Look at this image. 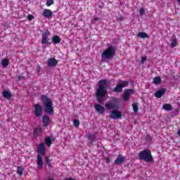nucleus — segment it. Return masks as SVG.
<instances>
[{"instance_id":"2f4dec72","label":"nucleus","mask_w":180,"mask_h":180,"mask_svg":"<svg viewBox=\"0 0 180 180\" xmlns=\"http://www.w3.org/2000/svg\"><path fill=\"white\" fill-rule=\"evenodd\" d=\"M74 126L78 127L79 126V121L78 120H73Z\"/></svg>"},{"instance_id":"1a4fd4ad","label":"nucleus","mask_w":180,"mask_h":180,"mask_svg":"<svg viewBox=\"0 0 180 180\" xmlns=\"http://www.w3.org/2000/svg\"><path fill=\"white\" fill-rule=\"evenodd\" d=\"M43 108L41 105L39 104H36L34 105V113L37 117H39V116H41V112H42Z\"/></svg>"},{"instance_id":"cd10ccee","label":"nucleus","mask_w":180,"mask_h":180,"mask_svg":"<svg viewBox=\"0 0 180 180\" xmlns=\"http://www.w3.org/2000/svg\"><path fill=\"white\" fill-rule=\"evenodd\" d=\"M120 85H121L122 88H126V86H128L129 82L126 81H123V82H121V84H120Z\"/></svg>"},{"instance_id":"4be33fe9","label":"nucleus","mask_w":180,"mask_h":180,"mask_svg":"<svg viewBox=\"0 0 180 180\" xmlns=\"http://www.w3.org/2000/svg\"><path fill=\"white\" fill-rule=\"evenodd\" d=\"M124 161V158L122 155H119L117 160H115V164L120 165Z\"/></svg>"},{"instance_id":"a878e982","label":"nucleus","mask_w":180,"mask_h":180,"mask_svg":"<svg viewBox=\"0 0 180 180\" xmlns=\"http://www.w3.org/2000/svg\"><path fill=\"white\" fill-rule=\"evenodd\" d=\"M45 144L48 146V147H50V146H51V139H50V137L46 138Z\"/></svg>"},{"instance_id":"20e7f679","label":"nucleus","mask_w":180,"mask_h":180,"mask_svg":"<svg viewBox=\"0 0 180 180\" xmlns=\"http://www.w3.org/2000/svg\"><path fill=\"white\" fill-rule=\"evenodd\" d=\"M139 158L143 160L146 162H150L153 161V156H151V152L148 149H146L139 153Z\"/></svg>"},{"instance_id":"423d86ee","label":"nucleus","mask_w":180,"mask_h":180,"mask_svg":"<svg viewBox=\"0 0 180 180\" xmlns=\"http://www.w3.org/2000/svg\"><path fill=\"white\" fill-rule=\"evenodd\" d=\"M111 119H122V112L117 110H114L110 112V116Z\"/></svg>"},{"instance_id":"6ab92c4d","label":"nucleus","mask_w":180,"mask_h":180,"mask_svg":"<svg viewBox=\"0 0 180 180\" xmlns=\"http://www.w3.org/2000/svg\"><path fill=\"white\" fill-rule=\"evenodd\" d=\"M123 91V88L122 87V85L118 84L115 88L113 89V92L120 93Z\"/></svg>"},{"instance_id":"6e6552de","label":"nucleus","mask_w":180,"mask_h":180,"mask_svg":"<svg viewBox=\"0 0 180 180\" xmlns=\"http://www.w3.org/2000/svg\"><path fill=\"white\" fill-rule=\"evenodd\" d=\"M42 16L46 19H51L53 17V11L50 9L45 8L42 12Z\"/></svg>"},{"instance_id":"0eeeda50","label":"nucleus","mask_w":180,"mask_h":180,"mask_svg":"<svg viewBox=\"0 0 180 180\" xmlns=\"http://www.w3.org/2000/svg\"><path fill=\"white\" fill-rule=\"evenodd\" d=\"M50 36V32L46 31L42 34V39H41V44H49V37Z\"/></svg>"},{"instance_id":"72a5a7b5","label":"nucleus","mask_w":180,"mask_h":180,"mask_svg":"<svg viewBox=\"0 0 180 180\" xmlns=\"http://www.w3.org/2000/svg\"><path fill=\"white\" fill-rule=\"evenodd\" d=\"M146 60H147L146 57H141V63L144 64V63L146 62Z\"/></svg>"},{"instance_id":"f03ea898","label":"nucleus","mask_w":180,"mask_h":180,"mask_svg":"<svg viewBox=\"0 0 180 180\" xmlns=\"http://www.w3.org/2000/svg\"><path fill=\"white\" fill-rule=\"evenodd\" d=\"M116 54V49L113 46H109L108 49L104 50L101 54V60L106 63V61H109V60H112L115 55Z\"/></svg>"},{"instance_id":"ea45409f","label":"nucleus","mask_w":180,"mask_h":180,"mask_svg":"<svg viewBox=\"0 0 180 180\" xmlns=\"http://www.w3.org/2000/svg\"><path fill=\"white\" fill-rule=\"evenodd\" d=\"M177 134H178L179 137H180V129H179Z\"/></svg>"},{"instance_id":"412c9836","label":"nucleus","mask_w":180,"mask_h":180,"mask_svg":"<svg viewBox=\"0 0 180 180\" xmlns=\"http://www.w3.org/2000/svg\"><path fill=\"white\" fill-rule=\"evenodd\" d=\"M52 41H53V43L55 44H58V43H60L61 41V38H60V37L56 35L52 38Z\"/></svg>"},{"instance_id":"473e14b6","label":"nucleus","mask_w":180,"mask_h":180,"mask_svg":"<svg viewBox=\"0 0 180 180\" xmlns=\"http://www.w3.org/2000/svg\"><path fill=\"white\" fill-rule=\"evenodd\" d=\"M89 139L91 140V143L95 141V136L94 135H89Z\"/></svg>"},{"instance_id":"b1692460","label":"nucleus","mask_w":180,"mask_h":180,"mask_svg":"<svg viewBox=\"0 0 180 180\" xmlns=\"http://www.w3.org/2000/svg\"><path fill=\"white\" fill-rule=\"evenodd\" d=\"M163 109L165 110H172V105H171V104H165L163 105Z\"/></svg>"},{"instance_id":"c9c22d12","label":"nucleus","mask_w":180,"mask_h":180,"mask_svg":"<svg viewBox=\"0 0 180 180\" xmlns=\"http://www.w3.org/2000/svg\"><path fill=\"white\" fill-rule=\"evenodd\" d=\"M33 15H29L27 17L28 20H32V19H33Z\"/></svg>"},{"instance_id":"bb28decb","label":"nucleus","mask_w":180,"mask_h":180,"mask_svg":"<svg viewBox=\"0 0 180 180\" xmlns=\"http://www.w3.org/2000/svg\"><path fill=\"white\" fill-rule=\"evenodd\" d=\"M34 134L40 136V134H41V127L36 128L34 130Z\"/></svg>"},{"instance_id":"4468645a","label":"nucleus","mask_w":180,"mask_h":180,"mask_svg":"<svg viewBox=\"0 0 180 180\" xmlns=\"http://www.w3.org/2000/svg\"><path fill=\"white\" fill-rule=\"evenodd\" d=\"M42 123L45 127H47L50 124V117L47 115H44L42 118Z\"/></svg>"},{"instance_id":"a19ab883","label":"nucleus","mask_w":180,"mask_h":180,"mask_svg":"<svg viewBox=\"0 0 180 180\" xmlns=\"http://www.w3.org/2000/svg\"><path fill=\"white\" fill-rule=\"evenodd\" d=\"M65 180H76L75 179H71V178H69V179H66Z\"/></svg>"},{"instance_id":"c85d7f7f","label":"nucleus","mask_w":180,"mask_h":180,"mask_svg":"<svg viewBox=\"0 0 180 180\" xmlns=\"http://www.w3.org/2000/svg\"><path fill=\"white\" fill-rule=\"evenodd\" d=\"M178 43V41L176 40V39H174L172 40V47H176V44Z\"/></svg>"},{"instance_id":"58836bf2","label":"nucleus","mask_w":180,"mask_h":180,"mask_svg":"<svg viewBox=\"0 0 180 180\" xmlns=\"http://www.w3.org/2000/svg\"><path fill=\"white\" fill-rule=\"evenodd\" d=\"M37 72H40V67L38 66L37 68Z\"/></svg>"},{"instance_id":"9d476101","label":"nucleus","mask_w":180,"mask_h":180,"mask_svg":"<svg viewBox=\"0 0 180 180\" xmlns=\"http://www.w3.org/2000/svg\"><path fill=\"white\" fill-rule=\"evenodd\" d=\"M105 109H107L108 110L117 108V105H116V103L112 102H108L105 103Z\"/></svg>"},{"instance_id":"dca6fc26","label":"nucleus","mask_w":180,"mask_h":180,"mask_svg":"<svg viewBox=\"0 0 180 180\" xmlns=\"http://www.w3.org/2000/svg\"><path fill=\"white\" fill-rule=\"evenodd\" d=\"M165 94V89H159L155 93V98H161Z\"/></svg>"},{"instance_id":"f704fd0d","label":"nucleus","mask_w":180,"mask_h":180,"mask_svg":"<svg viewBox=\"0 0 180 180\" xmlns=\"http://www.w3.org/2000/svg\"><path fill=\"white\" fill-rule=\"evenodd\" d=\"M139 13L140 15H144V8H140Z\"/></svg>"},{"instance_id":"2eb2a0df","label":"nucleus","mask_w":180,"mask_h":180,"mask_svg":"<svg viewBox=\"0 0 180 180\" xmlns=\"http://www.w3.org/2000/svg\"><path fill=\"white\" fill-rule=\"evenodd\" d=\"M58 63V62L57 61V60L52 58L48 60V65H49V67H56V65H57Z\"/></svg>"},{"instance_id":"e433bc0d","label":"nucleus","mask_w":180,"mask_h":180,"mask_svg":"<svg viewBox=\"0 0 180 180\" xmlns=\"http://www.w3.org/2000/svg\"><path fill=\"white\" fill-rule=\"evenodd\" d=\"M46 162L47 165H50V159L49 158H46Z\"/></svg>"},{"instance_id":"79ce46f5","label":"nucleus","mask_w":180,"mask_h":180,"mask_svg":"<svg viewBox=\"0 0 180 180\" xmlns=\"http://www.w3.org/2000/svg\"><path fill=\"white\" fill-rule=\"evenodd\" d=\"M178 1V2H179V4H180V0H177Z\"/></svg>"},{"instance_id":"a211bd4d","label":"nucleus","mask_w":180,"mask_h":180,"mask_svg":"<svg viewBox=\"0 0 180 180\" xmlns=\"http://www.w3.org/2000/svg\"><path fill=\"white\" fill-rule=\"evenodd\" d=\"M1 65L4 68H6L9 65V60L4 58L1 60Z\"/></svg>"},{"instance_id":"393cba45","label":"nucleus","mask_w":180,"mask_h":180,"mask_svg":"<svg viewBox=\"0 0 180 180\" xmlns=\"http://www.w3.org/2000/svg\"><path fill=\"white\" fill-rule=\"evenodd\" d=\"M133 110L135 113H137L139 112V104L137 103H134L132 105Z\"/></svg>"},{"instance_id":"aec40b11","label":"nucleus","mask_w":180,"mask_h":180,"mask_svg":"<svg viewBox=\"0 0 180 180\" xmlns=\"http://www.w3.org/2000/svg\"><path fill=\"white\" fill-rule=\"evenodd\" d=\"M137 37L141 39H147V37H148V34L146 32H141L138 33Z\"/></svg>"},{"instance_id":"39448f33","label":"nucleus","mask_w":180,"mask_h":180,"mask_svg":"<svg viewBox=\"0 0 180 180\" xmlns=\"http://www.w3.org/2000/svg\"><path fill=\"white\" fill-rule=\"evenodd\" d=\"M134 94V90L133 89H126L123 94L122 98L124 101L127 102L130 99V96Z\"/></svg>"},{"instance_id":"c756f323","label":"nucleus","mask_w":180,"mask_h":180,"mask_svg":"<svg viewBox=\"0 0 180 180\" xmlns=\"http://www.w3.org/2000/svg\"><path fill=\"white\" fill-rule=\"evenodd\" d=\"M17 172L18 174H19V175H22L23 174V167H20L17 169Z\"/></svg>"},{"instance_id":"f257e3e1","label":"nucleus","mask_w":180,"mask_h":180,"mask_svg":"<svg viewBox=\"0 0 180 180\" xmlns=\"http://www.w3.org/2000/svg\"><path fill=\"white\" fill-rule=\"evenodd\" d=\"M98 88L96 93V96L97 98L98 102L101 103L103 102V101H105L106 99V94H108V91L106 90V88L108 86V84H106V80L103 79L98 82Z\"/></svg>"},{"instance_id":"5701e85b","label":"nucleus","mask_w":180,"mask_h":180,"mask_svg":"<svg viewBox=\"0 0 180 180\" xmlns=\"http://www.w3.org/2000/svg\"><path fill=\"white\" fill-rule=\"evenodd\" d=\"M153 84H155V85H160L161 84V78L160 77L153 78Z\"/></svg>"},{"instance_id":"f3484780","label":"nucleus","mask_w":180,"mask_h":180,"mask_svg":"<svg viewBox=\"0 0 180 180\" xmlns=\"http://www.w3.org/2000/svg\"><path fill=\"white\" fill-rule=\"evenodd\" d=\"M2 95L6 99H9L12 96V94H11V91H4Z\"/></svg>"},{"instance_id":"ddd939ff","label":"nucleus","mask_w":180,"mask_h":180,"mask_svg":"<svg viewBox=\"0 0 180 180\" xmlns=\"http://www.w3.org/2000/svg\"><path fill=\"white\" fill-rule=\"evenodd\" d=\"M37 164L39 169H41V168H43V157H41V155H37Z\"/></svg>"},{"instance_id":"7c9ffc66","label":"nucleus","mask_w":180,"mask_h":180,"mask_svg":"<svg viewBox=\"0 0 180 180\" xmlns=\"http://www.w3.org/2000/svg\"><path fill=\"white\" fill-rule=\"evenodd\" d=\"M54 4V0H47L46 1V6H51V5Z\"/></svg>"},{"instance_id":"4c0bfd02","label":"nucleus","mask_w":180,"mask_h":180,"mask_svg":"<svg viewBox=\"0 0 180 180\" xmlns=\"http://www.w3.org/2000/svg\"><path fill=\"white\" fill-rule=\"evenodd\" d=\"M94 20H95L96 22L99 20V18H96V17H94Z\"/></svg>"},{"instance_id":"f8f14e48","label":"nucleus","mask_w":180,"mask_h":180,"mask_svg":"<svg viewBox=\"0 0 180 180\" xmlns=\"http://www.w3.org/2000/svg\"><path fill=\"white\" fill-rule=\"evenodd\" d=\"M38 153L39 154H41L42 155H44V154H46V146H44V143H41L38 146Z\"/></svg>"},{"instance_id":"9b49d317","label":"nucleus","mask_w":180,"mask_h":180,"mask_svg":"<svg viewBox=\"0 0 180 180\" xmlns=\"http://www.w3.org/2000/svg\"><path fill=\"white\" fill-rule=\"evenodd\" d=\"M94 108H95L96 112H97V113H99L100 115H102V113H105V107H103L99 104H96L94 105Z\"/></svg>"},{"instance_id":"7ed1b4c3","label":"nucleus","mask_w":180,"mask_h":180,"mask_svg":"<svg viewBox=\"0 0 180 180\" xmlns=\"http://www.w3.org/2000/svg\"><path fill=\"white\" fill-rule=\"evenodd\" d=\"M42 102L44 106V110L46 113L49 115H53L54 112V107H53V101L47 97V96H41Z\"/></svg>"}]
</instances>
